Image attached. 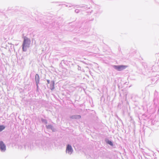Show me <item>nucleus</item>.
<instances>
[{
  "mask_svg": "<svg viewBox=\"0 0 159 159\" xmlns=\"http://www.w3.org/2000/svg\"><path fill=\"white\" fill-rule=\"evenodd\" d=\"M47 81V82L48 84H49L50 83V80H46Z\"/></svg>",
  "mask_w": 159,
  "mask_h": 159,
  "instance_id": "4be33fe9",
  "label": "nucleus"
},
{
  "mask_svg": "<svg viewBox=\"0 0 159 159\" xmlns=\"http://www.w3.org/2000/svg\"><path fill=\"white\" fill-rule=\"evenodd\" d=\"M151 70L152 72H155L159 71V66L157 64H155V65L152 66Z\"/></svg>",
  "mask_w": 159,
  "mask_h": 159,
  "instance_id": "1a4fd4ad",
  "label": "nucleus"
},
{
  "mask_svg": "<svg viewBox=\"0 0 159 159\" xmlns=\"http://www.w3.org/2000/svg\"><path fill=\"white\" fill-rule=\"evenodd\" d=\"M45 127L47 129H51L52 132H55L57 131V129L51 124L46 125Z\"/></svg>",
  "mask_w": 159,
  "mask_h": 159,
  "instance_id": "423d86ee",
  "label": "nucleus"
},
{
  "mask_svg": "<svg viewBox=\"0 0 159 159\" xmlns=\"http://www.w3.org/2000/svg\"><path fill=\"white\" fill-rule=\"evenodd\" d=\"M5 126L3 125H0V132L2 131L5 128Z\"/></svg>",
  "mask_w": 159,
  "mask_h": 159,
  "instance_id": "dca6fc26",
  "label": "nucleus"
},
{
  "mask_svg": "<svg viewBox=\"0 0 159 159\" xmlns=\"http://www.w3.org/2000/svg\"><path fill=\"white\" fill-rule=\"evenodd\" d=\"M55 84V81L54 80L51 81L50 83V89L52 91L54 89Z\"/></svg>",
  "mask_w": 159,
  "mask_h": 159,
  "instance_id": "f8f14e48",
  "label": "nucleus"
},
{
  "mask_svg": "<svg viewBox=\"0 0 159 159\" xmlns=\"http://www.w3.org/2000/svg\"><path fill=\"white\" fill-rule=\"evenodd\" d=\"M71 7V6H69V7Z\"/></svg>",
  "mask_w": 159,
  "mask_h": 159,
  "instance_id": "a878e982",
  "label": "nucleus"
},
{
  "mask_svg": "<svg viewBox=\"0 0 159 159\" xmlns=\"http://www.w3.org/2000/svg\"><path fill=\"white\" fill-rule=\"evenodd\" d=\"M78 68L77 69L79 70H80V71H82L83 70H84L83 69H81V66H79V65H77Z\"/></svg>",
  "mask_w": 159,
  "mask_h": 159,
  "instance_id": "6ab92c4d",
  "label": "nucleus"
},
{
  "mask_svg": "<svg viewBox=\"0 0 159 159\" xmlns=\"http://www.w3.org/2000/svg\"><path fill=\"white\" fill-rule=\"evenodd\" d=\"M8 10H10V9H9V8H8Z\"/></svg>",
  "mask_w": 159,
  "mask_h": 159,
  "instance_id": "bb28decb",
  "label": "nucleus"
},
{
  "mask_svg": "<svg viewBox=\"0 0 159 159\" xmlns=\"http://www.w3.org/2000/svg\"><path fill=\"white\" fill-rule=\"evenodd\" d=\"M39 75L37 74H36L35 77V81H39Z\"/></svg>",
  "mask_w": 159,
  "mask_h": 159,
  "instance_id": "f3484780",
  "label": "nucleus"
},
{
  "mask_svg": "<svg viewBox=\"0 0 159 159\" xmlns=\"http://www.w3.org/2000/svg\"><path fill=\"white\" fill-rule=\"evenodd\" d=\"M41 120L42 123L46 125L48 124V120L46 119L41 118Z\"/></svg>",
  "mask_w": 159,
  "mask_h": 159,
  "instance_id": "4468645a",
  "label": "nucleus"
},
{
  "mask_svg": "<svg viewBox=\"0 0 159 159\" xmlns=\"http://www.w3.org/2000/svg\"><path fill=\"white\" fill-rule=\"evenodd\" d=\"M106 157H107V158H109V157L107 156Z\"/></svg>",
  "mask_w": 159,
  "mask_h": 159,
  "instance_id": "b1692460",
  "label": "nucleus"
},
{
  "mask_svg": "<svg viewBox=\"0 0 159 159\" xmlns=\"http://www.w3.org/2000/svg\"><path fill=\"white\" fill-rule=\"evenodd\" d=\"M66 7H68V5H66Z\"/></svg>",
  "mask_w": 159,
  "mask_h": 159,
  "instance_id": "393cba45",
  "label": "nucleus"
},
{
  "mask_svg": "<svg viewBox=\"0 0 159 159\" xmlns=\"http://www.w3.org/2000/svg\"><path fill=\"white\" fill-rule=\"evenodd\" d=\"M70 118L72 119H79L81 118V116L79 115H74L70 116Z\"/></svg>",
  "mask_w": 159,
  "mask_h": 159,
  "instance_id": "9b49d317",
  "label": "nucleus"
},
{
  "mask_svg": "<svg viewBox=\"0 0 159 159\" xmlns=\"http://www.w3.org/2000/svg\"><path fill=\"white\" fill-rule=\"evenodd\" d=\"M63 62L61 61V62L59 64V66L60 67H61L62 68H64V67L63 65Z\"/></svg>",
  "mask_w": 159,
  "mask_h": 159,
  "instance_id": "a211bd4d",
  "label": "nucleus"
},
{
  "mask_svg": "<svg viewBox=\"0 0 159 159\" xmlns=\"http://www.w3.org/2000/svg\"><path fill=\"white\" fill-rule=\"evenodd\" d=\"M73 151V150L71 145L69 144H67L66 148V152L70 154L72 153Z\"/></svg>",
  "mask_w": 159,
  "mask_h": 159,
  "instance_id": "0eeeda50",
  "label": "nucleus"
},
{
  "mask_svg": "<svg viewBox=\"0 0 159 159\" xmlns=\"http://www.w3.org/2000/svg\"><path fill=\"white\" fill-rule=\"evenodd\" d=\"M104 141L107 144L111 146L114 147L115 145L112 141L109 140L108 138H105L104 139Z\"/></svg>",
  "mask_w": 159,
  "mask_h": 159,
  "instance_id": "6e6552de",
  "label": "nucleus"
},
{
  "mask_svg": "<svg viewBox=\"0 0 159 159\" xmlns=\"http://www.w3.org/2000/svg\"><path fill=\"white\" fill-rule=\"evenodd\" d=\"M131 99L133 101L137 102L140 99V98L137 95H133L131 97Z\"/></svg>",
  "mask_w": 159,
  "mask_h": 159,
  "instance_id": "9d476101",
  "label": "nucleus"
},
{
  "mask_svg": "<svg viewBox=\"0 0 159 159\" xmlns=\"http://www.w3.org/2000/svg\"><path fill=\"white\" fill-rule=\"evenodd\" d=\"M39 90V86H36V91L37 92H38Z\"/></svg>",
  "mask_w": 159,
  "mask_h": 159,
  "instance_id": "412c9836",
  "label": "nucleus"
},
{
  "mask_svg": "<svg viewBox=\"0 0 159 159\" xmlns=\"http://www.w3.org/2000/svg\"><path fill=\"white\" fill-rule=\"evenodd\" d=\"M80 7L82 8L80 9H76L75 11V12L76 13H78L84 10V9H86V8H88L87 10H86L87 11L86 12H89L90 13H91L92 11V10H91V11L89 10V9H90V8L88 7L86 5H83L82 6H80Z\"/></svg>",
  "mask_w": 159,
  "mask_h": 159,
  "instance_id": "7ed1b4c3",
  "label": "nucleus"
},
{
  "mask_svg": "<svg viewBox=\"0 0 159 159\" xmlns=\"http://www.w3.org/2000/svg\"><path fill=\"white\" fill-rule=\"evenodd\" d=\"M6 150V146L3 142L0 141V150L2 152H5Z\"/></svg>",
  "mask_w": 159,
  "mask_h": 159,
  "instance_id": "39448f33",
  "label": "nucleus"
},
{
  "mask_svg": "<svg viewBox=\"0 0 159 159\" xmlns=\"http://www.w3.org/2000/svg\"><path fill=\"white\" fill-rule=\"evenodd\" d=\"M62 62H63V64L66 66H68L69 65L70 63H71V62L70 61H65L64 60H62Z\"/></svg>",
  "mask_w": 159,
  "mask_h": 159,
  "instance_id": "ddd939ff",
  "label": "nucleus"
},
{
  "mask_svg": "<svg viewBox=\"0 0 159 159\" xmlns=\"http://www.w3.org/2000/svg\"><path fill=\"white\" fill-rule=\"evenodd\" d=\"M110 152H107V153H108V154H109Z\"/></svg>",
  "mask_w": 159,
  "mask_h": 159,
  "instance_id": "5701e85b",
  "label": "nucleus"
},
{
  "mask_svg": "<svg viewBox=\"0 0 159 159\" xmlns=\"http://www.w3.org/2000/svg\"><path fill=\"white\" fill-rule=\"evenodd\" d=\"M23 41L22 45V50L23 52H26L27 48H28L31 43V40L30 39L26 36H23Z\"/></svg>",
  "mask_w": 159,
  "mask_h": 159,
  "instance_id": "f257e3e1",
  "label": "nucleus"
},
{
  "mask_svg": "<svg viewBox=\"0 0 159 159\" xmlns=\"http://www.w3.org/2000/svg\"><path fill=\"white\" fill-rule=\"evenodd\" d=\"M113 68L116 70L120 71L125 69L128 67L127 66L123 65H112Z\"/></svg>",
  "mask_w": 159,
  "mask_h": 159,
  "instance_id": "f03ea898",
  "label": "nucleus"
},
{
  "mask_svg": "<svg viewBox=\"0 0 159 159\" xmlns=\"http://www.w3.org/2000/svg\"><path fill=\"white\" fill-rule=\"evenodd\" d=\"M94 20V18L91 16L89 17V18L87 19L86 20V23L89 22L90 21H92Z\"/></svg>",
  "mask_w": 159,
  "mask_h": 159,
  "instance_id": "2eb2a0df",
  "label": "nucleus"
},
{
  "mask_svg": "<svg viewBox=\"0 0 159 159\" xmlns=\"http://www.w3.org/2000/svg\"><path fill=\"white\" fill-rule=\"evenodd\" d=\"M25 148L28 150H31L33 149V144L30 143H27L25 145Z\"/></svg>",
  "mask_w": 159,
  "mask_h": 159,
  "instance_id": "20e7f679",
  "label": "nucleus"
},
{
  "mask_svg": "<svg viewBox=\"0 0 159 159\" xmlns=\"http://www.w3.org/2000/svg\"><path fill=\"white\" fill-rule=\"evenodd\" d=\"M36 82V86H39L38 84L39 83V81H35Z\"/></svg>",
  "mask_w": 159,
  "mask_h": 159,
  "instance_id": "aec40b11",
  "label": "nucleus"
}]
</instances>
